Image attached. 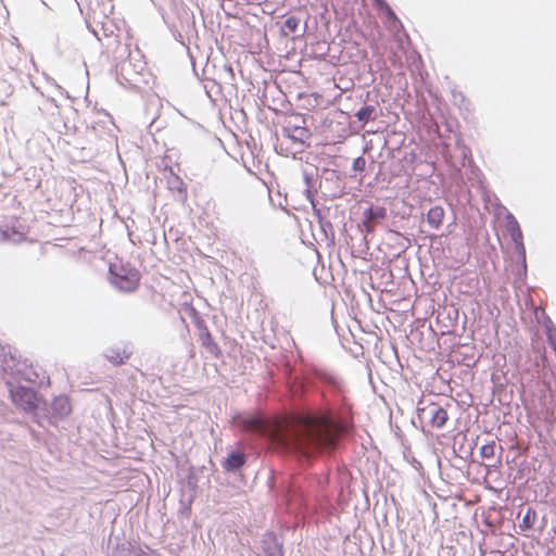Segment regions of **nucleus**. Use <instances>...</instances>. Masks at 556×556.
<instances>
[{
	"instance_id": "423d86ee",
	"label": "nucleus",
	"mask_w": 556,
	"mask_h": 556,
	"mask_svg": "<svg viewBox=\"0 0 556 556\" xmlns=\"http://www.w3.org/2000/svg\"><path fill=\"white\" fill-rule=\"evenodd\" d=\"M201 344L213 355L217 356L220 352L218 344L215 342L208 328L204 326L199 334Z\"/></svg>"
},
{
	"instance_id": "4468645a",
	"label": "nucleus",
	"mask_w": 556,
	"mask_h": 556,
	"mask_svg": "<svg viewBox=\"0 0 556 556\" xmlns=\"http://www.w3.org/2000/svg\"><path fill=\"white\" fill-rule=\"evenodd\" d=\"M366 220L370 222L376 218H383L386 216V211L382 207H379L377 210H374L372 207H369L365 212Z\"/></svg>"
},
{
	"instance_id": "f8f14e48",
	"label": "nucleus",
	"mask_w": 556,
	"mask_h": 556,
	"mask_svg": "<svg viewBox=\"0 0 556 556\" xmlns=\"http://www.w3.org/2000/svg\"><path fill=\"white\" fill-rule=\"evenodd\" d=\"M300 20L296 16H288L282 25V31L285 35L293 34L299 27Z\"/></svg>"
},
{
	"instance_id": "1a4fd4ad",
	"label": "nucleus",
	"mask_w": 556,
	"mask_h": 556,
	"mask_svg": "<svg viewBox=\"0 0 556 556\" xmlns=\"http://www.w3.org/2000/svg\"><path fill=\"white\" fill-rule=\"evenodd\" d=\"M444 214L445 213L442 206L437 205L431 207L427 213L428 224L434 229L440 228L444 219Z\"/></svg>"
},
{
	"instance_id": "a211bd4d",
	"label": "nucleus",
	"mask_w": 556,
	"mask_h": 556,
	"mask_svg": "<svg viewBox=\"0 0 556 556\" xmlns=\"http://www.w3.org/2000/svg\"><path fill=\"white\" fill-rule=\"evenodd\" d=\"M377 5L379 8H386L388 10L389 13H392L391 9L389 8V5L387 4V2L384 0H374Z\"/></svg>"
},
{
	"instance_id": "6ab92c4d",
	"label": "nucleus",
	"mask_w": 556,
	"mask_h": 556,
	"mask_svg": "<svg viewBox=\"0 0 556 556\" xmlns=\"http://www.w3.org/2000/svg\"><path fill=\"white\" fill-rule=\"evenodd\" d=\"M377 5L379 8H386L388 10L389 13H392L391 9L389 8V5L387 4V2L384 0H374Z\"/></svg>"
},
{
	"instance_id": "2eb2a0df",
	"label": "nucleus",
	"mask_w": 556,
	"mask_h": 556,
	"mask_svg": "<svg viewBox=\"0 0 556 556\" xmlns=\"http://www.w3.org/2000/svg\"><path fill=\"white\" fill-rule=\"evenodd\" d=\"M365 166H366V161L363 156H358L354 160L353 162V169L354 170H358V172H362L365 169Z\"/></svg>"
},
{
	"instance_id": "f03ea898",
	"label": "nucleus",
	"mask_w": 556,
	"mask_h": 556,
	"mask_svg": "<svg viewBox=\"0 0 556 556\" xmlns=\"http://www.w3.org/2000/svg\"><path fill=\"white\" fill-rule=\"evenodd\" d=\"M110 274L111 282L121 291L132 292L139 287L140 274L137 269L112 264L110 266Z\"/></svg>"
},
{
	"instance_id": "f257e3e1",
	"label": "nucleus",
	"mask_w": 556,
	"mask_h": 556,
	"mask_svg": "<svg viewBox=\"0 0 556 556\" xmlns=\"http://www.w3.org/2000/svg\"><path fill=\"white\" fill-rule=\"evenodd\" d=\"M232 422L241 430L268 437L278 447L304 456L333 448L348 426L324 415H291L265 420L260 415H238Z\"/></svg>"
},
{
	"instance_id": "20e7f679",
	"label": "nucleus",
	"mask_w": 556,
	"mask_h": 556,
	"mask_svg": "<svg viewBox=\"0 0 556 556\" xmlns=\"http://www.w3.org/2000/svg\"><path fill=\"white\" fill-rule=\"evenodd\" d=\"M72 412V405L67 396L61 395L53 400L51 413L53 418H64Z\"/></svg>"
},
{
	"instance_id": "0eeeda50",
	"label": "nucleus",
	"mask_w": 556,
	"mask_h": 556,
	"mask_svg": "<svg viewBox=\"0 0 556 556\" xmlns=\"http://www.w3.org/2000/svg\"><path fill=\"white\" fill-rule=\"evenodd\" d=\"M168 185H169V189L172 191L176 192L178 198L182 202H185L187 200V198H188L187 186L179 176L173 174L172 177L168 179Z\"/></svg>"
},
{
	"instance_id": "9d476101",
	"label": "nucleus",
	"mask_w": 556,
	"mask_h": 556,
	"mask_svg": "<svg viewBox=\"0 0 556 556\" xmlns=\"http://www.w3.org/2000/svg\"><path fill=\"white\" fill-rule=\"evenodd\" d=\"M245 463V457L242 453L236 452L231 453L226 462H225V469L229 471L237 470L241 468Z\"/></svg>"
},
{
	"instance_id": "7ed1b4c3",
	"label": "nucleus",
	"mask_w": 556,
	"mask_h": 556,
	"mask_svg": "<svg viewBox=\"0 0 556 556\" xmlns=\"http://www.w3.org/2000/svg\"><path fill=\"white\" fill-rule=\"evenodd\" d=\"M506 230L514 241L516 249L525 253L523 235L519 223L513 215H508L506 219Z\"/></svg>"
},
{
	"instance_id": "dca6fc26",
	"label": "nucleus",
	"mask_w": 556,
	"mask_h": 556,
	"mask_svg": "<svg viewBox=\"0 0 556 556\" xmlns=\"http://www.w3.org/2000/svg\"><path fill=\"white\" fill-rule=\"evenodd\" d=\"M3 236L5 239L17 241L24 238V233L21 231H13L12 235H10L8 231H3Z\"/></svg>"
},
{
	"instance_id": "39448f33",
	"label": "nucleus",
	"mask_w": 556,
	"mask_h": 556,
	"mask_svg": "<svg viewBox=\"0 0 556 556\" xmlns=\"http://www.w3.org/2000/svg\"><path fill=\"white\" fill-rule=\"evenodd\" d=\"M12 397L16 405L23 409H28L34 404L35 392L29 389L18 388L12 391Z\"/></svg>"
},
{
	"instance_id": "9b49d317",
	"label": "nucleus",
	"mask_w": 556,
	"mask_h": 556,
	"mask_svg": "<svg viewBox=\"0 0 556 556\" xmlns=\"http://www.w3.org/2000/svg\"><path fill=\"white\" fill-rule=\"evenodd\" d=\"M106 357L113 365L117 366L124 364L129 358V354L126 351H111Z\"/></svg>"
},
{
	"instance_id": "6e6552de",
	"label": "nucleus",
	"mask_w": 556,
	"mask_h": 556,
	"mask_svg": "<svg viewBox=\"0 0 556 556\" xmlns=\"http://www.w3.org/2000/svg\"><path fill=\"white\" fill-rule=\"evenodd\" d=\"M430 414V424L432 427L442 428L448 420V414L443 407L434 405L432 406Z\"/></svg>"
},
{
	"instance_id": "412c9836",
	"label": "nucleus",
	"mask_w": 556,
	"mask_h": 556,
	"mask_svg": "<svg viewBox=\"0 0 556 556\" xmlns=\"http://www.w3.org/2000/svg\"><path fill=\"white\" fill-rule=\"evenodd\" d=\"M528 521H529V516L527 515V516L523 518V520H522L523 525H526V527H527V528H529V527H530V525L528 523Z\"/></svg>"
},
{
	"instance_id": "f3484780",
	"label": "nucleus",
	"mask_w": 556,
	"mask_h": 556,
	"mask_svg": "<svg viewBox=\"0 0 556 556\" xmlns=\"http://www.w3.org/2000/svg\"><path fill=\"white\" fill-rule=\"evenodd\" d=\"M372 111L374 109L371 106H366L357 113V116L359 119H366Z\"/></svg>"
},
{
	"instance_id": "aec40b11",
	"label": "nucleus",
	"mask_w": 556,
	"mask_h": 556,
	"mask_svg": "<svg viewBox=\"0 0 556 556\" xmlns=\"http://www.w3.org/2000/svg\"><path fill=\"white\" fill-rule=\"evenodd\" d=\"M39 387H42V386H50V379L49 377H47V379L43 381L41 380L39 383H37Z\"/></svg>"
},
{
	"instance_id": "ddd939ff",
	"label": "nucleus",
	"mask_w": 556,
	"mask_h": 556,
	"mask_svg": "<svg viewBox=\"0 0 556 556\" xmlns=\"http://www.w3.org/2000/svg\"><path fill=\"white\" fill-rule=\"evenodd\" d=\"M495 447H496V444L494 441L483 444L480 448L481 457L484 459L493 458L495 455Z\"/></svg>"
}]
</instances>
